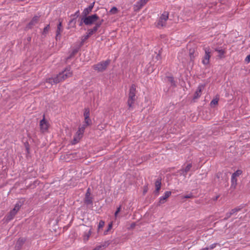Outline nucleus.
I'll return each mask as SVG.
<instances>
[{"label":"nucleus","mask_w":250,"mask_h":250,"mask_svg":"<svg viewBox=\"0 0 250 250\" xmlns=\"http://www.w3.org/2000/svg\"><path fill=\"white\" fill-rule=\"evenodd\" d=\"M71 67L70 66L67 67L64 71L59 73L57 76L54 78H49L46 80V83H49L52 85L57 84L60 82L64 81L67 78L70 77L72 75V72L70 71Z\"/></svg>","instance_id":"nucleus-1"},{"label":"nucleus","mask_w":250,"mask_h":250,"mask_svg":"<svg viewBox=\"0 0 250 250\" xmlns=\"http://www.w3.org/2000/svg\"><path fill=\"white\" fill-rule=\"evenodd\" d=\"M228 174L224 172H218L215 174L214 182L220 185H224L225 187L228 186Z\"/></svg>","instance_id":"nucleus-2"},{"label":"nucleus","mask_w":250,"mask_h":250,"mask_svg":"<svg viewBox=\"0 0 250 250\" xmlns=\"http://www.w3.org/2000/svg\"><path fill=\"white\" fill-rule=\"evenodd\" d=\"M136 87L137 86L135 84H132L130 87L127 101V105L128 106L129 108L133 107L132 105L136 100Z\"/></svg>","instance_id":"nucleus-3"},{"label":"nucleus","mask_w":250,"mask_h":250,"mask_svg":"<svg viewBox=\"0 0 250 250\" xmlns=\"http://www.w3.org/2000/svg\"><path fill=\"white\" fill-rule=\"evenodd\" d=\"M111 60H107L105 61H102L96 64L93 65V68L94 70L98 71V72H103L105 71L107 66L110 63Z\"/></svg>","instance_id":"nucleus-4"},{"label":"nucleus","mask_w":250,"mask_h":250,"mask_svg":"<svg viewBox=\"0 0 250 250\" xmlns=\"http://www.w3.org/2000/svg\"><path fill=\"white\" fill-rule=\"evenodd\" d=\"M84 18L83 21L84 22V24L86 25H91L95 23V22L99 19V17L96 14L86 16L84 17Z\"/></svg>","instance_id":"nucleus-5"},{"label":"nucleus","mask_w":250,"mask_h":250,"mask_svg":"<svg viewBox=\"0 0 250 250\" xmlns=\"http://www.w3.org/2000/svg\"><path fill=\"white\" fill-rule=\"evenodd\" d=\"M205 54L202 60V63L204 65H207L209 63V59L211 56V50L209 47L204 48Z\"/></svg>","instance_id":"nucleus-6"},{"label":"nucleus","mask_w":250,"mask_h":250,"mask_svg":"<svg viewBox=\"0 0 250 250\" xmlns=\"http://www.w3.org/2000/svg\"><path fill=\"white\" fill-rule=\"evenodd\" d=\"M63 31L62 25V21L59 20V22L57 25V29L56 30V35L55 37V39L57 41L58 40H60L61 38V33Z\"/></svg>","instance_id":"nucleus-7"},{"label":"nucleus","mask_w":250,"mask_h":250,"mask_svg":"<svg viewBox=\"0 0 250 250\" xmlns=\"http://www.w3.org/2000/svg\"><path fill=\"white\" fill-rule=\"evenodd\" d=\"M39 16H34L31 21L28 23L25 27L26 30L31 29L32 27L37 24L39 21Z\"/></svg>","instance_id":"nucleus-8"},{"label":"nucleus","mask_w":250,"mask_h":250,"mask_svg":"<svg viewBox=\"0 0 250 250\" xmlns=\"http://www.w3.org/2000/svg\"><path fill=\"white\" fill-rule=\"evenodd\" d=\"M161 181L162 178L160 177L157 179L155 183V190L154 191V194L156 196L159 195V191L161 189L162 185Z\"/></svg>","instance_id":"nucleus-9"},{"label":"nucleus","mask_w":250,"mask_h":250,"mask_svg":"<svg viewBox=\"0 0 250 250\" xmlns=\"http://www.w3.org/2000/svg\"><path fill=\"white\" fill-rule=\"evenodd\" d=\"M171 192L170 191H167L165 192L164 195L161 197L159 201L157 204V206H160L161 204H164L166 202L167 199L171 195Z\"/></svg>","instance_id":"nucleus-10"},{"label":"nucleus","mask_w":250,"mask_h":250,"mask_svg":"<svg viewBox=\"0 0 250 250\" xmlns=\"http://www.w3.org/2000/svg\"><path fill=\"white\" fill-rule=\"evenodd\" d=\"M204 87H205V85H204V84H200L198 86L196 91H195V92L194 94V96L193 97V100H195V99H197L200 97L201 93H202V91L203 89L204 88Z\"/></svg>","instance_id":"nucleus-11"},{"label":"nucleus","mask_w":250,"mask_h":250,"mask_svg":"<svg viewBox=\"0 0 250 250\" xmlns=\"http://www.w3.org/2000/svg\"><path fill=\"white\" fill-rule=\"evenodd\" d=\"M192 167V164L189 163L185 167L179 170V173L181 175H183L184 177H186L187 173L190 171Z\"/></svg>","instance_id":"nucleus-12"},{"label":"nucleus","mask_w":250,"mask_h":250,"mask_svg":"<svg viewBox=\"0 0 250 250\" xmlns=\"http://www.w3.org/2000/svg\"><path fill=\"white\" fill-rule=\"evenodd\" d=\"M100 27V23H95V26L92 28L88 29L87 34L90 37L95 33Z\"/></svg>","instance_id":"nucleus-13"},{"label":"nucleus","mask_w":250,"mask_h":250,"mask_svg":"<svg viewBox=\"0 0 250 250\" xmlns=\"http://www.w3.org/2000/svg\"><path fill=\"white\" fill-rule=\"evenodd\" d=\"M17 213L15 212V209H12L10 210V211L8 212L5 217L6 221L8 222L12 220Z\"/></svg>","instance_id":"nucleus-14"},{"label":"nucleus","mask_w":250,"mask_h":250,"mask_svg":"<svg viewBox=\"0 0 250 250\" xmlns=\"http://www.w3.org/2000/svg\"><path fill=\"white\" fill-rule=\"evenodd\" d=\"M41 129L43 131H46L48 128V125L47 122L45 119L44 117L41 120L40 124Z\"/></svg>","instance_id":"nucleus-15"},{"label":"nucleus","mask_w":250,"mask_h":250,"mask_svg":"<svg viewBox=\"0 0 250 250\" xmlns=\"http://www.w3.org/2000/svg\"><path fill=\"white\" fill-rule=\"evenodd\" d=\"M25 239L23 238H20L16 242L15 245V249L16 250H20L24 244L25 242Z\"/></svg>","instance_id":"nucleus-16"},{"label":"nucleus","mask_w":250,"mask_h":250,"mask_svg":"<svg viewBox=\"0 0 250 250\" xmlns=\"http://www.w3.org/2000/svg\"><path fill=\"white\" fill-rule=\"evenodd\" d=\"M93 198L92 196H85L84 198V203L86 206L91 205L92 206L93 204Z\"/></svg>","instance_id":"nucleus-17"},{"label":"nucleus","mask_w":250,"mask_h":250,"mask_svg":"<svg viewBox=\"0 0 250 250\" xmlns=\"http://www.w3.org/2000/svg\"><path fill=\"white\" fill-rule=\"evenodd\" d=\"M215 51L218 52L219 54L218 55V57L219 59H222L225 58V54L226 53V51L225 49H220V48H216L214 49Z\"/></svg>","instance_id":"nucleus-18"},{"label":"nucleus","mask_w":250,"mask_h":250,"mask_svg":"<svg viewBox=\"0 0 250 250\" xmlns=\"http://www.w3.org/2000/svg\"><path fill=\"white\" fill-rule=\"evenodd\" d=\"M80 49L79 46H78L74 48L72 51L70 53L69 56L66 58V60H69L75 56V55L78 52Z\"/></svg>","instance_id":"nucleus-19"},{"label":"nucleus","mask_w":250,"mask_h":250,"mask_svg":"<svg viewBox=\"0 0 250 250\" xmlns=\"http://www.w3.org/2000/svg\"><path fill=\"white\" fill-rule=\"evenodd\" d=\"M231 185L230 188V189L233 191L237 186V179L235 177H231Z\"/></svg>","instance_id":"nucleus-20"},{"label":"nucleus","mask_w":250,"mask_h":250,"mask_svg":"<svg viewBox=\"0 0 250 250\" xmlns=\"http://www.w3.org/2000/svg\"><path fill=\"white\" fill-rule=\"evenodd\" d=\"M245 207V205L242 204L240 206L231 209L230 211L232 213V214H233L241 210V209Z\"/></svg>","instance_id":"nucleus-21"},{"label":"nucleus","mask_w":250,"mask_h":250,"mask_svg":"<svg viewBox=\"0 0 250 250\" xmlns=\"http://www.w3.org/2000/svg\"><path fill=\"white\" fill-rule=\"evenodd\" d=\"M92 9H90V7H87L85 8L83 10L82 16L83 17H85L86 16H89L88 15L92 12Z\"/></svg>","instance_id":"nucleus-22"},{"label":"nucleus","mask_w":250,"mask_h":250,"mask_svg":"<svg viewBox=\"0 0 250 250\" xmlns=\"http://www.w3.org/2000/svg\"><path fill=\"white\" fill-rule=\"evenodd\" d=\"M195 53V49L194 48H190L189 49V55L190 57V61L193 62L194 59L195 58V55H194Z\"/></svg>","instance_id":"nucleus-23"},{"label":"nucleus","mask_w":250,"mask_h":250,"mask_svg":"<svg viewBox=\"0 0 250 250\" xmlns=\"http://www.w3.org/2000/svg\"><path fill=\"white\" fill-rule=\"evenodd\" d=\"M89 37L90 36L87 34L86 35L82 36L81 39V42L80 43V44L78 46H79L81 48L83 45L85 41L87 40Z\"/></svg>","instance_id":"nucleus-24"},{"label":"nucleus","mask_w":250,"mask_h":250,"mask_svg":"<svg viewBox=\"0 0 250 250\" xmlns=\"http://www.w3.org/2000/svg\"><path fill=\"white\" fill-rule=\"evenodd\" d=\"M167 78L168 82H169L170 83L171 86H173V87L176 86V82L174 81V78L173 76H167Z\"/></svg>","instance_id":"nucleus-25"},{"label":"nucleus","mask_w":250,"mask_h":250,"mask_svg":"<svg viewBox=\"0 0 250 250\" xmlns=\"http://www.w3.org/2000/svg\"><path fill=\"white\" fill-rule=\"evenodd\" d=\"M91 234V229L89 230L88 232L85 233V234L83 235V241L84 242H86L87 241Z\"/></svg>","instance_id":"nucleus-26"},{"label":"nucleus","mask_w":250,"mask_h":250,"mask_svg":"<svg viewBox=\"0 0 250 250\" xmlns=\"http://www.w3.org/2000/svg\"><path fill=\"white\" fill-rule=\"evenodd\" d=\"M168 13L167 12H164V13L160 17V19L162 20H164L165 21H166L168 18Z\"/></svg>","instance_id":"nucleus-27"},{"label":"nucleus","mask_w":250,"mask_h":250,"mask_svg":"<svg viewBox=\"0 0 250 250\" xmlns=\"http://www.w3.org/2000/svg\"><path fill=\"white\" fill-rule=\"evenodd\" d=\"M50 29V25L47 24L43 29V31L42 33V35L44 36H46V35L48 33L49 30Z\"/></svg>","instance_id":"nucleus-28"},{"label":"nucleus","mask_w":250,"mask_h":250,"mask_svg":"<svg viewBox=\"0 0 250 250\" xmlns=\"http://www.w3.org/2000/svg\"><path fill=\"white\" fill-rule=\"evenodd\" d=\"M113 227V223L112 222H110V223L108 224L107 228L106 230H105L104 232V235H106L108 234V232L109 230L111 229Z\"/></svg>","instance_id":"nucleus-29"},{"label":"nucleus","mask_w":250,"mask_h":250,"mask_svg":"<svg viewBox=\"0 0 250 250\" xmlns=\"http://www.w3.org/2000/svg\"><path fill=\"white\" fill-rule=\"evenodd\" d=\"M76 19L73 17V18L69 21L68 25L72 27H76Z\"/></svg>","instance_id":"nucleus-30"},{"label":"nucleus","mask_w":250,"mask_h":250,"mask_svg":"<svg viewBox=\"0 0 250 250\" xmlns=\"http://www.w3.org/2000/svg\"><path fill=\"white\" fill-rule=\"evenodd\" d=\"M104 221L103 220H100V222H99V225H98V232H99L100 230L101 229H102L104 226Z\"/></svg>","instance_id":"nucleus-31"},{"label":"nucleus","mask_w":250,"mask_h":250,"mask_svg":"<svg viewBox=\"0 0 250 250\" xmlns=\"http://www.w3.org/2000/svg\"><path fill=\"white\" fill-rule=\"evenodd\" d=\"M83 116L84 118L89 117L90 116V110L88 108H86L84 109V112L83 114Z\"/></svg>","instance_id":"nucleus-32"},{"label":"nucleus","mask_w":250,"mask_h":250,"mask_svg":"<svg viewBox=\"0 0 250 250\" xmlns=\"http://www.w3.org/2000/svg\"><path fill=\"white\" fill-rule=\"evenodd\" d=\"M84 122L86 124V125H90L92 124V121L90 117L84 118Z\"/></svg>","instance_id":"nucleus-33"},{"label":"nucleus","mask_w":250,"mask_h":250,"mask_svg":"<svg viewBox=\"0 0 250 250\" xmlns=\"http://www.w3.org/2000/svg\"><path fill=\"white\" fill-rule=\"evenodd\" d=\"M83 134L81 132V131L78 130L74 136L77 138L78 140H80L83 137Z\"/></svg>","instance_id":"nucleus-34"},{"label":"nucleus","mask_w":250,"mask_h":250,"mask_svg":"<svg viewBox=\"0 0 250 250\" xmlns=\"http://www.w3.org/2000/svg\"><path fill=\"white\" fill-rule=\"evenodd\" d=\"M110 244L109 241H105L102 244L100 245L103 250L106 247H107Z\"/></svg>","instance_id":"nucleus-35"},{"label":"nucleus","mask_w":250,"mask_h":250,"mask_svg":"<svg viewBox=\"0 0 250 250\" xmlns=\"http://www.w3.org/2000/svg\"><path fill=\"white\" fill-rule=\"evenodd\" d=\"M166 25V21H165L164 20H162L159 19V20L158 22H157V26H161L162 27H163Z\"/></svg>","instance_id":"nucleus-36"},{"label":"nucleus","mask_w":250,"mask_h":250,"mask_svg":"<svg viewBox=\"0 0 250 250\" xmlns=\"http://www.w3.org/2000/svg\"><path fill=\"white\" fill-rule=\"evenodd\" d=\"M140 4H141V3L139 1H138L137 2V3L136 4H135L134 5V11H138L141 8H142V7L143 6H140Z\"/></svg>","instance_id":"nucleus-37"},{"label":"nucleus","mask_w":250,"mask_h":250,"mask_svg":"<svg viewBox=\"0 0 250 250\" xmlns=\"http://www.w3.org/2000/svg\"><path fill=\"white\" fill-rule=\"evenodd\" d=\"M118 10L117 7L114 6L109 11V13L111 14H115L117 13Z\"/></svg>","instance_id":"nucleus-38"},{"label":"nucleus","mask_w":250,"mask_h":250,"mask_svg":"<svg viewBox=\"0 0 250 250\" xmlns=\"http://www.w3.org/2000/svg\"><path fill=\"white\" fill-rule=\"evenodd\" d=\"M241 173H242L241 170H237L236 171H235L232 174L231 177L236 178V176H239Z\"/></svg>","instance_id":"nucleus-39"},{"label":"nucleus","mask_w":250,"mask_h":250,"mask_svg":"<svg viewBox=\"0 0 250 250\" xmlns=\"http://www.w3.org/2000/svg\"><path fill=\"white\" fill-rule=\"evenodd\" d=\"M79 16H80V11L79 10L77 11L74 14H72L71 15V17H73L76 19Z\"/></svg>","instance_id":"nucleus-40"},{"label":"nucleus","mask_w":250,"mask_h":250,"mask_svg":"<svg viewBox=\"0 0 250 250\" xmlns=\"http://www.w3.org/2000/svg\"><path fill=\"white\" fill-rule=\"evenodd\" d=\"M218 103V99H214L210 102V105L212 106V105H216Z\"/></svg>","instance_id":"nucleus-41"},{"label":"nucleus","mask_w":250,"mask_h":250,"mask_svg":"<svg viewBox=\"0 0 250 250\" xmlns=\"http://www.w3.org/2000/svg\"><path fill=\"white\" fill-rule=\"evenodd\" d=\"M80 141V140H78L77 138L74 136L73 139L71 141L72 145H75L78 143Z\"/></svg>","instance_id":"nucleus-42"},{"label":"nucleus","mask_w":250,"mask_h":250,"mask_svg":"<svg viewBox=\"0 0 250 250\" xmlns=\"http://www.w3.org/2000/svg\"><path fill=\"white\" fill-rule=\"evenodd\" d=\"M83 19H84V17L82 16L80 18V20H79V25L80 26H82L83 25V24H84V22L83 21Z\"/></svg>","instance_id":"nucleus-43"},{"label":"nucleus","mask_w":250,"mask_h":250,"mask_svg":"<svg viewBox=\"0 0 250 250\" xmlns=\"http://www.w3.org/2000/svg\"><path fill=\"white\" fill-rule=\"evenodd\" d=\"M147 1L148 0H140L139 2L141 3V4H140V7L143 6L146 3Z\"/></svg>","instance_id":"nucleus-44"},{"label":"nucleus","mask_w":250,"mask_h":250,"mask_svg":"<svg viewBox=\"0 0 250 250\" xmlns=\"http://www.w3.org/2000/svg\"><path fill=\"white\" fill-rule=\"evenodd\" d=\"M121 206H120L118 208H117L115 212L114 215L115 217H117L118 214L121 211Z\"/></svg>","instance_id":"nucleus-45"},{"label":"nucleus","mask_w":250,"mask_h":250,"mask_svg":"<svg viewBox=\"0 0 250 250\" xmlns=\"http://www.w3.org/2000/svg\"><path fill=\"white\" fill-rule=\"evenodd\" d=\"M233 215L232 213L231 212V211L229 212H228L226 213V217L224 218L225 220H227L229 218H230L231 217V216Z\"/></svg>","instance_id":"nucleus-46"},{"label":"nucleus","mask_w":250,"mask_h":250,"mask_svg":"<svg viewBox=\"0 0 250 250\" xmlns=\"http://www.w3.org/2000/svg\"><path fill=\"white\" fill-rule=\"evenodd\" d=\"M21 207H20L19 204H16L13 209H15V212H18Z\"/></svg>","instance_id":"nucleus-47"},{"label":"nucleus","mask_w":250,"mask_h":250,"mask_svg":"<svg viewBox=\"0 0 250 250\" xmlns=\"http://www.w3.org/2000/svg\"><path fill=\"white\" fill-rule=\"evenodd\" d=\"M194 197L192 193L188 194L184 196V198H192Z\"/></svg>","instance_id":"nucleus-48"},{"label":"nucleus","mask_w":250,"mask_h":250,"mask_svg":"<svg viewBox=\"0 0 250 250\" xmlns=\"http://www.w3.org/2000/svg\"><path fill=\"white\" fill-rule=\"evenodd\" d=\"M24 202V200H23V199H21V200H20V201H19L16 203V204H19V206H20V207H21L22 205H23Z\"/></svg>","instance_id":"nucleus-49"},{"label":"nucleus","mask_w":250,"mask_h":250,"mask_svg":"<svg viewBox=\"0 0 250 250\" xmlns=\"http://www.w3.org/2000/svg\"><path fill=\"white\" fill-rule=\"evenodd\" d=\"M91 193H90V188H88L87 189V191L85 193V196H91Z\"/></svg>","instance_id":"nucleus-50"},{"label":"nucleus","mask_w":250,"mask_h":250,"mask_svg":"<svg viewBox=\"0 0 250 250\" xmlns=\"http://www.w3.org/2000/svg\"><path fill=\"white\" fill-rule=\"evenodd\" d=\"M217 245H219L218 243H214L212 245H211L210 246H209V249L210 250H212V249H213L214 248L216 247V246Z\"/></svg>","instance_id":"nucleus-51"},{"label":"nucleus","mask_w":250,"mask_h":250,"mask_svg":"<svg viewBox=\"0 0 250 250\" xmlns=\"http://www.w3.org/2000/svg\"><path fill=\"white\" fill-rule=\"evenodd\" d=\"M245 62L249 63L250 62V54L248 55L245 59Z\"/></svg>","instance_id":"nucleus-52"},{"label":"nucleus","mask_w":250,"mask_h":250,"mask_svg":"<svg viewBox=\"0 0 250 250\" xmlns=\"http://www.w3.org/2000/svg\"><path fill=\"white\" fill-rule=\"evenodd\" d=\"M157 61L160 60L161 59V56L160 55V52L159 51V53L157 54L155 58Z\"/></svg>","instance_id":"nucleus-53"},{"label":"nucleus","mask_w":250,"mask_h":250,"mask_svg":"<svg viewBox=\"0 0 250 250\" xmlns=\"http://www.w3.org/2000/svg\"><path fill=\"white\" fill-rule=\"evenodd\" d=\"M103 250L101 246L100 245L96 247L93 250Z\"/></svg>","instance_id":"nucleus-54"},{"label":"nucleus","mask_w":250,"mask_h":250,"mask_svg":"<svg viewBox=\"0 0 250 250\" xmlns=\"http://www.w3.org/2000/svg\"><path fill=\"white\" fill-rule=\"evenodd\" d=\"M84 130H85V129L84 128V127L82 126V127L79 128L78 131H81V132H82V133L83 134V133L84 132Z\"/></svg>","instance_id":"nucleus-55"},{"label":"nucleus","mask_w":250,"mask_h":250,"mask_svg":"<svg viewBox=\"0 0 250 250\" xmlns=\"http://www.w3.org/2000/svg\"><path fill=\"white\" fill-rule=\"evenodd\" d=\"M95 1L93 2L88 7H90V9H93V7H94V4H95Z\"/></svg>","instance_id":"nucleus-56"},{"label":"nucleus","mask_w":250,"mask_h":250,"mask_svg":"<svg viewBox=\"0 0 250 250\" xmlns=\"http://www.w3.org/2000/svg\"><path fill=\"white\" fill-rule=\"evenodd\" d=\"M219 197H220V195H218L216 196L215 197H214V198H213L212 199L214 201H216L218 200V199L219 198Z\"/></svg>","instance_id":"nucleus-57"},{"label":"nucleus","mask_w":250,"mask_h":250,"mask_svg":"<svg viewBox=\"0 0 250 250\" xmlns=\"http://www.w3.org/2000/svg\"><path fill=\"white\" fill-rule=\"evenodd\" d=\"M147 187H144V191H143L144 194H145L146 192H147Z\"/></svg>","instance_id":"nucleus-58"},{"label":"nucleus","mask_w":250,"mask_h":250,"mask_svg":"<svg viewBox=\"0 0 250 250\" xmlns=\"http://www.w3.org/2000/svg\"><path fill=\"white\" fill-rule=\"evenodd\" d=\"M104 20L103 19L101 20L100 21L98 22H96L95 23H100V26H101L102 24L104 22Z\"/></svg>","instance_id":"nucleus-59"},{"label":"nucleus","mask_w":250,"mask_h":250,"mask_svg":"<svg viewBox=\"0 0 250 250\" xmlns=\"http://www.w3.org/2000/svg\"><path fill=\"white\" fill-rule=\"evenodd\" d=\"M24 146H25V147L26 148V147H30L29 146V143L28 142H26L24 143Z\"/></svg>","instance_id":"nucleus-60"},{"label":"nucleus","mask_w":250,"mask_h":250,"mask_svg":"<svg viewBox=\"0 0 250 250\" xmlns=\"http://www.w3.org/2000/svg\"><path fill=\"white\" fill-rule=\"evenodd\" d=\"M101 10L102 11V12L104 13L106 12V9L104 8H101Z\"/></svg>","instance_id":"nucleus-61"},{"label":"nucleus","mask_w":250,"mask_h":250,"mask_svg":"<svg viewBox=\"0 0 250 250\" xmlns=\"http://www.w3.org/2000/svg\"><path fill=\"white\" fill-rule=\"evenodd\" d=\"M25 148H26V150L27 153L29 154V153L30 147H26Z\"/></svg>","instance_id":"nucleus-62"},{"label":"nucleus","mask_w":250,"mask_h":250,"mask_svg":"<svg viewBox=\"0 0 250 250\" xmlns=\"http://www.w3.org/2000/svg\"><path fill=\"white\" fill-rule=\"evenodd\" d=\"M27 41L28 42H30L31 41V37H28L27 38Z\"/></svg>","instance_id":"nucleus-63"},{"label":"nucleus","mask_w":250,"mask_h":250,"mask_svg":"<svg viewBox=\"0 0 250 250\" xmlns=\"http://www.w3.org/2000/svg\"><path fill=\"white\" fill-rule=\"evenodd\" d=\"M201 250H210L209 247L202 249Z\"/></svg>","instance_id":"nucleus-64"}]
</instances>
